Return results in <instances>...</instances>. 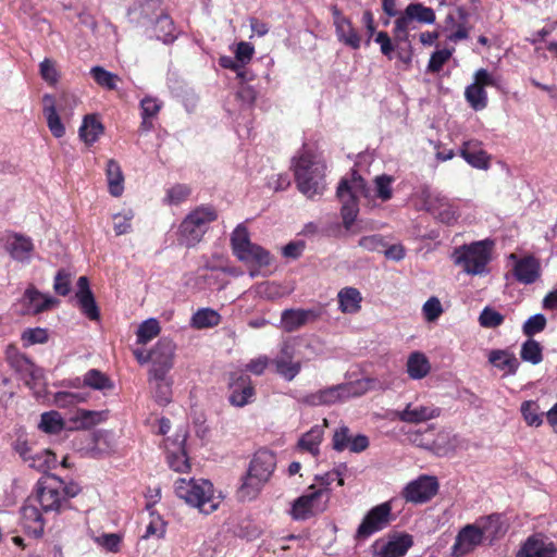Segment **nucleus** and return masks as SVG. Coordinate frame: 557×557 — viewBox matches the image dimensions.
<instances>
[{"label": "nucleus", "instance_id": "obj_28", "mask_svg": "<svg viewBox=\"0 0 557 557\" xmlns=\"http://www.w3.org/2000/svg\"><path fill=\"white\" fill-rule=\"evenodd\" d=\"M42 103V113L46 117L49 131L55 138L63 137L65 134V127L57 112L54 97L49 94L44 95Z\"/></svg>", "mask_w": 557, "mask_h": 557}, {"label": "nucleus", "instance_id": "obj_13", "mask_svg": "<svg viewBox=\"0 0 557 557\" xmlns=\"http://www.w3.org/2000/svg\"><path fill=\"white\" fill-rule=\"evenodd\" d=\"M174 351V343L169 338H161L150 352L152 366L149 373L159 379L166 375L173 367Z\"/></svg>", "mask_w": 557, "mask_h": 557}, {"label": "nucleus", "instance_id": "obj_37", "mask_svg": "<svg viewBox=\"0 0 557 557\" xmlns=\"http://www.w3.org/2000/svg\"><path fill=\"white\" fill-rule=\"evenodd\" d=\"M221 322V315L211 308L197 310L190 320V325L197 330L213 327Z\"/></svg>", "mask_w": 557, "mask_h": 557}, {"label": "nucleus", "instance_id": "obj_51", "mask_svg": "<svg viewBox=\"0 0 557 557\" xmlns=\"http://www.w3.org/2000/svg\"><path fill=\"white\" fill-rule=\"evenodd\" d=\"M160 333V324L156 319H148L144 321L137 330V342L139 344H147L152 338L157 337Z\"/></svg>", "mask_w": 557, "mask_h": 557}, {"label": "nucleus", "instance_id": "obj_36", "mask_svg": "<svg viewBox=\"0 0 557 557\" xmlns=\"http://www.w3.org/2000/svg\"><path fill=\"white\" fill-rule=\"evenodd\" d=\"M338 40L352 49H359L361 39L349 20H341L335 26Z\"/></svg>", "mask_w": 557, "mask_h": 557}, {"label": "nucleus", "instance_id": "obj_10", "mask_svg": "<svg viewBox=\"0 0 557 557\" xmlns=\"http://www.w3.org/2000/svg\"><path fill=\"white\" fill-rule=\"evenodd\" d=\"M417 197L423 209L442 223L451 225L460 215L458 207L451 200L441 193L431 190L429 186H423L417 193Z\"/></svg>", "mask_w": 557, "mask_h": 557}, {"label": "nucleus", "instance_id": "obj_27", "mask_svg": "<svg viewBox=\"0 0 557 557\" xmlns=\"http://www.w3.org/2000/svg\"><path fill=\"white\" fill-rule=\"evenodd\" d=\"M483 537L494 541L505 535L507 532V524L499 513H492L486 517L480 518L476 522Z\"/></svg>", "mask_w": 557, "mask_h": 557}, {"label": "nucleus", "instance_id": "obj_57", "mask_svg": "<svg viewBox=\"0 0 557 557\" xmlns=\"http://www.w3.org/2000/svg\"><path fill=\"white\" fill-rule=\"evenodd\" d=\"M413 22L405 11V13L395 21V39L399 42L408 41V30L413 28Z\"/></svg>", "mask_w": 557, "mask_h": 557}, {"label": "nucleus", "instance_id": "obj_25", "mask_svg": "<svg viewBox=\"0 0 557 557\" xmlns=\"http://www.w3.org/2000/svg\"><path fill=\"white\" fill-rule=\"evenodd\" d=\"M23 302L26 313L38 314L55 307L59 300L50 295L40 293L34 286H29L23 295Z\"/></svg>", "mask_w": 557, "mask_h": 557}, {"label": "nucleus", "instance_id": "obj_34", "mask_svg": "<svg viewBox=\"0 0 557 557\" xmlns=\"http://www.w3.org/2000/svg\"><path fill=\"white\" fill-rule=\"evenodd\" d=\"M488 361L497 369L505 371L507 374H515L519 362L515 355L506 350H492Z\"/></svg>", "mask_w": 557, "mask_h": 557}, {"label": "nucleus", "instance_id": "obj_23", "mask_svg": "<svg viewBox=\"0 0 557 557\" xmlns=\"http://www.w3.org/2000/svg\"><path fill=\"white\" fill-rule=\"evenodd\" d=\"M230 388V403L236 407H244L247 405L255 393L251 380L246 374H232Z\"/></svg>", "mask_w": 557, "mask_h": 557}, {"label": "nucleus", "instance_id": "obj_43", "mask_svg": "<svg viewBox=\"0 0 557 557\" xmlns=\"http://www.w3.org/2000/svg\"><path fill=\"white\" fill-rule=\"evenodd\" d=\"M154 32L157 38L162 40L164 44L172 42L176 38L174 23L168 15H160L157 18Z\"/></svg>", "mask_w": 557, "mask_h": 557}, {"label": "nucleus", "instance_id": "obj_26", "mask_svg": "<svg viewBox=\"0 0 557 557\" xmlns=\"http://www.w3.org/2000/svg\"><path fill=\"white\" fill-rule=\"evenodd\" d=\"M441 409L433 405L412 406L408 404L404 410L397 412L400 421L406 423H421L440 417Z\"/></svg>", "mask_w": 557, "mask_h": 557}, {"label": "nucleus", "instance_id": "obj_22", "mask_svg": "<svg viewBox=\"0 0 557 557\" xmlns=\"http://www.w3.org/2000/svg\"><path fill=\"white\" fill-rule=\"evenodd\" d=\"M21 520L24 531L36 539L41 537L45 530V520L38 506L26 499L21 508Z\"/></svg>", "mask_w": 557, "mask_h": 557}, {"label": "nucleus", "instance_id": "obj_47", "mask_svg": "<svg viewBox=\"0 0 557 557\" xmlns=\"http://www.w3.org/2000/svg\"><path fill=\"white\" fill-rule=\"evenodd\" d=\"M406 12L412 20L424 24H433L435 22V13L433 9L422 5L421 3H410L406 8Z\"/></svg>", "mask_w": 557, "mask_h": 557}, {"label": "nucleus", "instance_id": "obj_8", "mask_svg": "<svg viewBox=\"0 0 557 557\" xmlns=\"http://www.w3.org/2000/svg\"><path fill=\"white\" fill-rule=\"evenodd\" d=\"M231 244L234 255L244 263L259 268L271 264L272 257L263 247L250 242L247 227L239 224L232 233Z\"/></svg>", "mask_w": 557, "mask_h": 557}, {"label": "nucleus", "instance_id": "obj_4", "mask_svg": "<svg viewBox=\"0 0 557 557\" xmlns=\"http://www.w3.org/2000/svg\"><path fill=\"white\" fill-rule=\"evenodd\" d=\"M370 189L367 187L366 181L356 171H352L349 176L341 180L336 196L342 203L341 216L343 226L347 232L357 234L361 231L360 227H354V223L359 213L358 199L360 196L369 197Z\"/></svg>", "mask_w": 557, "mask_h": 557}, {"label": "nucleus", "instance_id": "obj_38", "mask_svg": "<svg viewBox=\"0 0 557 557\" xmlns=\"http://www.w3.org/2000/svg\"><path fill=\"white\" fill-rule=\"evenodd\" d=\"M149 382L154 388V398L160 405H166L171 400L172 394V380L168 377V374L162 379H159L149 373Z\"/></svg>", "mask_w": 557, "mask_h": 557}, {"label": "nucleus", "instance_id": "obj_16", "mask_svg": "<svg viewBox=\"0 0 557 557\" xmlns=\"http://www.w3.org/2000/svg\"><path fill=\"white\" fill-rule=\"evenodd\" d=\"M369 437L364 434L352 435L347 425L338 426L333 434L332 446L336 451L348 449L351 453L360 454L368 449Z\"/></svg>", "mask_w": 557, "mask_h": 557}, {"label": "nucleus", "instance_id": "obj_64", "mask_svg": "<svg viewBox=\"0 0 557 557\" xmlns=\"http://www.w3.org/2000/svg\"><path fill=\"white\" fill-rule=\"evenodd\" d=\"M53 289L61 296H66L71 292V274L67 271H58L54 276Z\"/></svg>", "mask_w": 557, "mask_h": 557}, {"label": "nucleus", "instance_id": "obj_62", "mask_svg": "<svg viewBox=\"0 0 557 557\" xmlns=\"http://www.w3.org/2000/svg\"><path fill=\"white\" fill-rule=\"evenodd\" d=\"M546 325V319L542 313H536L530 317L523 324V333L527 336H532L544 330Z\"/></svg>", "mask_w": 557, "mask_h": 557}, {"label": "nucleus", "instance_id": "obj_24", "mask_svg": "<svg viewBox=\"0 0 557 557\" xmlns=\"http://www.w3.org/2000/svg\"><path fill=\"white\" fill-rule=\"evenodd\" d=\"M75 298L83 314H85L89 320H99L100 311L92 292L90 290L89 281L86 276H81L78 278Z\"/></svg>", "mask_w": 557, "mask_h": 557}, {"label": "nucleus", "instance_id": "obj_60", "mask_svg": "<svg viewBox=\"0 0 557 557\" xmlns=\"http://www.w3.org/2000/svg\"><path fill=\"white\" fill-rule=\"evenodd\" d=\"M480 324L483 327H497L504 322V317L496 310L488 307L484 308L479 317Z\"/></svg>", "mask_w": 557, "mask_h": 557}, {"label": "nucleus", "instance_id": "obj_7", "mask_svg": "<svg viewBox=\"0 0 557 557\" xmlns=\"http://www.w3.org/2000/svg\"><path fill=\"white\" fill-rule=\"evenodd\" d=\"M493 242L480 240L456 248L453 253L454 263L470 275H481L486 271L491 260Z\"/></svg>", "mask_w": 557, "mask_h": 557}, {"label": "nucleus", "instance_id": "obj_5", "mask_svg": "<svg viewBox=\"0 0 557 557\" xmlns=\"http://www.w3.org/2000/svg\"><path fill=\"white\" fill-rule=\"evenodd\" d=\"M276 467L275 455L268 450H258L250 461L248 472L239 488V497L244 500L255 499L265 483L269 482Z\"/></svg>", "mask_w": 557, "mask_h": 557}, {"label": "nucleus", "instance_id": "obj_18", "mask_svg": "<svg viewBox=\"0 0 557 557\" xmlns=\"http://www.w3.org/2000/svg\"><path fill=\"white\" fill-rule=\"evenodd\" d=\"M322 315L319 308L285 309L281 314L280 326L287 333L295 332L308 323L317 321Z\"/></svg>", "mask_w": 557, "mask_h": 557}, {"label": "nucleus", "instance_id": "obj_31", "mask_svg": "<svg viewBox=\"0 0 557 557\" xmlns=\"http://www.w3.org/2000/svg\"><path fill=\"white\" fill-rule=\"evenodd\" d=\"M431 370V364L426 356L420 351L412 352L407 360V372L412 380L425 377Z\"/></svg>", "mask_w": 557, "mask_h": 557}, {"label": "nucleus", "instance_id": "obj_29", "mask_svg": "<svg viewBox=\"0 0 557 557\" xmlns=\"http://www.w3.org/2000/svg\"><path fill=\"white\" fill-rule=\"evenodd\" d=\"M7 250L10 256L20 262H27L30 259L34 245L30 238L14 234L7 239Z\"/></svg>", "mask_w": 557, "mask_h": 557}, {"label": "nucleus", "instance_id": "obj_53", "mask_svg": "<svg viewBox=\"0 0 557 557\" xmlns=\"http://www.w3.org/2000/svg\"><path fill=\"white\" fill-rule=\"evenodd\" d=\"M459 446V437L448 433H440L435 441L434 447L438 455H447Z\"/></svg>", "mask_w": 557, "mask_h": 557}, {"label": "nucleus", "instance_id": "obj_33", "mask_svg": "<svg viewBox=\"0 0 557 557\" xmlns=\"http://www.w3.org/2000/svg\"><path fill=\"white\" fill-rule=\"evenodd\" d=\"M102 133L103 125L95 115H86L78 131L81 139L87 145L96 143Z\"/></svg>", "mask_w": 557, "mask_h": 557}, {"label": "nucleus", "instance_id": "obj_2", "mask_svg": "<svg viewBox=\"0 0 557 557\" xmlns=\"http://www.w3.org/2000/svg\"><path fill=\"white\" fill-rule=\"evenodd\" d=\"M174 492L185 504L203 515L216 511L222 502V495L206 479L180 478L174 483Z\"/></svg>", "mask_w": 557, "mask_h": 557}, {"label": "nucleus", "instance_id": "obj_1", "mask_svg": "<svg viewBox=\"0 0 557 557\" xmlns=\"http://www.w3.org/2000/svg\"><path fill=\"white\" fill-rule=\"evenodd\" d=\"M78 493L77 484H66L55 474H46L38 480L35 493L28 498L46 513L60 512L66 507L69 499Z\"/></svg>", "mask_w": 557, "mask_h": 557}, {"label": "nucleus", "instance_id": "obj_14", "mask_svg": "<svg viewBox=\"0 0 557 557\" xmlns=\"http://www.w3.org/2000/svg\"><path fill=\"white\" fill-rule=\"evenodd\" d=\"M438 490L436 478L430 475H421L409 482L403 490V497L408 503L422 504L430 500Z\"/></svg>", "mask_w": 557, "mask_h": 557}, {"label": "nucleus", "instance_id": "obj_46", "mask_svg": "<svg viewBox=\"0 0 557 557\" xmlns=\"http://www.w3.org/2000/svg\"><path fill=\"white\" fill-rule=\"evenodd\" d=\"M90 74L99 86L107 88L109 90L116 89V83L120 81L117 75L107 71L106 69L99 65L91 67Z\"/></svg>", "mask_w": 557, "mask_h": 557}, {"label": "nucleus", "instance_id": "obj_21", "mask_svg": "<svg viewBox=\"0 0 557 557\" xmlns=\"http://www.w3.org/2000/svg\"><path fill=\"white\" fill-rule=\"evenodd\" d=\"M510 259L515 260L513 275L519 283L529 285L536 282L541 276V262L533 256L517 258L510 255Z\"/></svg>", "mask_w": 557, "mask_h": 557}, {"label": "nucleus", "instance_id": "obj_30", "mask_svg": "<svg viewBox=\"0 0 557 557\" xmlns=\"http://www.w3.org/2000/svg\"><path fill=\"white\" fill-rule=\"evenodd\" d=\"M339 310L343 313H357L361 308L362 296L355 287H344L337 295Z\"/></svg>", "mask_w": 557, "mask_h": 557}, {"label": "nucleus", "instance_id": "obj_52", "mask_svg": "<svg viewBox=\"0 0 557 557\" xmlns=\"http://www.w3.org/2000/svg\"><path fill=\"white\" fill-rule=\"evenodd\" d=\"M274 364L276 372L286 381L294 380L301 370V363L299 361L275 359Z\"/></svg>", "mask_w": 557, "mask_h": 557}, {"label": "nucleus", "instance_id": "obj_20", "mask_svg": "<svg viewBox=\"0 0 557 557\" xmlns=\"http://www.w3.org/2000/svg\"><path fill=\"white\" fill-rule=\"evenodd\" d=\"M412 544L411 535L403 534L389 540H376L372 548L375 557H403Z\"/></svg>", "mask_w": 557, "mask_h": 557}, {"label": "nucleus", "instance_id": "obj_32", "mask_svg": "<svg viewBox=\"0 0 557 557\" xmlns=\"http://www.w3.org/2000/svg\"><path fill=\"white\" fill-rule=\"evenodd\" d=\"M106 172L109 193L113 197H120L124 191V175L120 164L113 159L109 160Z\"/></svg>", "mask_w": 557, "mask_h": 557}, {"label": "nucleus", "instance_id": "obj_56", "mask_svg": "<svg viewBox=\"0 0 557 557\" xmlns=\"http://www.w3.org/2000/svg\"><path fill=\"white\" fill-rule=\"evenodd\" d=\"M21 339L26 347L35 344H45L48 341V331L42 327L26 329L22 333Z\"/></svg>", "mask_w": 557, "mask_h": 557}, {"label": "nucleus", "instance_id": "obj_59", "mask_svg": "<svg viewBox=\"0 0 557 557\" xmlns=\"http://www.w3.org/2000/svg\"><path fill=\"white\" fill-rule=\"evenodd\" d=\"M190 189L184 184H176L168 189L164 201L169 205H180L189 196Z\"/></svg>", "mask_w": 557, "mask_h": 557}, {"label": "nucleus", "instance_id": "obj_44", "mask_svg": "<svg viewBox=\"0 0 557 557\" xmlns=\"http://www.w3.org/2000/svg\"><path fill=\"white\" fill-rule=\"evenodd\" d=\"M166 459L169 467L176 472L184 473L190 469L187 454L181 445L175 449H169Z\"/></svg>", "mask_w": 557, "mask_h": 557}, {"label": "nucleus", "instance_id": "obj_42", "mask_svg": "<svg viewBox=\"0 0 557 557\" xmlns=\"http://www.w3.org/2000/svg\"><path fill=\"white\" fill-rule=\"evenodd\" d=\"M64 419L54 410L44 412L40 417L38 428L48 434H57L64 429Z\"/></svg>", "mask_w": 557, "mask_h": 557}, {"label": "nucleus", "instance_id": "obj_6", "mask_svg": "<svg viewBox=\"0 0 557 557\" xmlns=\"http://www.w3.org/2000/svg\"><path fill=\"white\" fill-rule=\"evenodd\" d=\"M216 218V211L210 206L196 208L180 224L178 242L186 247H195Z\"/></svg>", "mask_w": 557, "mask_h": 557}, {"label": "nucleus", "instance_id": "obj_55", "mask_svg": "<svg viewBox=\"0 0 557 557\" xmlns=\"http://www.w3.org/2000/svg\"><path fill=\"white\" fill-rule=\"evenodd\" d=\"M393 177L389 175H379L374 178L375 196L382 201H387L393 197L392 189Z\"/></svg>", "mask_w": 557, "mask_h": 557}, {"label": "nucleus", "instance_id": "obj_11", "mask_svg": "<svg viewBox=\"0 0 557 557\" xmlns=\"http://www.w3.org/2000/svg\"><path fill=\"white\" fill-rule=\"evenodd\" d=\"M330 500L329 492L310 485L308 492L294 500L289 513L294 520H307L323 512Z\"/></svg>", "mask_w": 557, "mask_h": 557}, {"label": "nucleus", "instance_id": "obj_9", "mask_svg": "<svg viewBox=\"0 0 557 557\" xmlns=\"http://www.w3.org/2000/svg\"><path fill=\"white\" fill-rule=\"evenodd\" d=\"M366 392L360 382H347L310 393L300 399L307 406H331L359 397Z\"/></svg>", "mask_w": 557, "mask_h": 557}, {"label": "nucleus", "instance_id": "obj_41", "mask_svg": "<svg viewBox=\"0 0 557 557\" xmlns=\"http://www.w3.org/2000/svg\"><path fill=\"white\" fill-rule=\"evenodd\" d=\"M465 97L470 107L475 111L483 110L487 106V94L485 89L474 82L466 88Z\"/></svg>", "mask_w": 557, "mask_h": 557}, {"label": "nucleus", "instance_id": "obj_45", "mask_svg": "<svg viewBox=\"0 0 557 557\" xmlns=\"http://www.w3.org/2000/svg\"><path fill=\"white\" fill-rule=\"evenodd\" d=\"M521 414L525 423L530 426H540L543 423V413L540 406L534 400H525L521 404Z\"/></svg>", "mask_w": 557, "mask_h": 557}, {"label": "nucleus", "instance_id": "obj_35", "mask_svg": "<svg viewBox=\"0 0 557 557\" xmlns=\"http://www.w3.org/2000/svg\"><path fill=\"white\" fill-rule=\"evenodd\" d=\"M323 438V426L319 424L313 425L308 432H306L298 441V447L301 450L308 451L313 456H317L320 451L319 446Z\"/></svg>", "mask_w": 557, "mask_h": 557}, {"label": "nucleus", "instance_id": "obj_50", "mask_svg": "<svg viewBox=\"0 0 557 557\" xmlns=\"http://www.w3.org/2000/svg\"><path fill=\"white\" fill-rule=\"evenodd\" d=\"M84 385L99 391L112 387L109 377L97 369H91L85 373Z\"/></svg>", "mask_w": 557, "mask_h": 557}, {"label": "nucleus", "instance_id": "obj_63", "mask_svg": "<svg viewBox=\"0 0 557 557\" xmlns=\"http://www.w3.org/2000/svg\"><path fill=\"white\" fill-rule=\"evenodd\" d=\"M450 57L451 50L449 49L436 50L430 58L428 70L433 73L440 72Z\"/></svg>", "mask_w": 557, "mask_h": 557}, {"label": "nucleus", "instance_id": "obj_17", "mask_svg": "<svg viewBox=\"0 0 557 557\" xmlns=\"http://www.w3.org/2000/svg\"><path fill=\"white\" fill-rule=\"evenodd\" d=\"M483 535L476 523L465 525L457 534L451 546L453 557H463L473 552L483 542Z\"/></svg>", "mask_w": 557, "mask_h": 557}, {"label": "nucleus", "instance_id": "obj_49", "mask_svg": "<svg viewBox=\"0 0 557 557\" xmlns=\"http://www.w3.org/2000/svg\"><path fill=\"white\" fill-rule=\"evenodd\" d=\"M29 467L38 471H46L55 462V456L48 449H41L33 453L30 459L27 461Z\"/></svg>", "mask_w": 557, "mask_h": 557}, {"label": "nucleus", "instance_id": "obj_40", "mask_svg": "<svg viewBox=\"0 0 557 557\" xmlns=\"http://www.w3.org/2000/svg\"><path fill=\"white\" fill-rule=\"evenodd\" d=\"M108 419V410H86L79 409L76 412L74 421L79 424L82 429H90Z\"/></svg>", "mask_w": 557, "mask_h": 557}, {"label": "nucleus", "instance_id": "obj_54", "mask_svg": "<svg viewBox=\"0 0 557 557\" xmlns=\"http://www.w3.org/2000/svg\"><path fill=\"white\" fill-rule=\"evenodd\" d=\"M134 211L132 209H125L122 212L113 214V228L117 236L127 234L132 230V220L134 219Z\"/></svg>", "mask_w": 557, "mask_h": 557}, {"label": "nucleus", "instance_id": "obj_3", "mask_svg": "<svg viewBox=\"0 0 557 557\" xmlns=\"http://www.w3.org/2000/svg\"><path fill=\"white\" fill-rule=\"evenodd\" d=\"M325 163L315 154L302 151L293 159V171L298 190L312 199L325 189Z\"/></svg>", "mask_w": 557, "mask_h": 557}, {"label": "nucleus", "instance_id": "obj_15", "mask_svg": "<svg viewBox=\"0 0 557 557\" xmlns=\"http://www.w3.org/2000/svg\"><path fill=\"white\" fill-rule=\"evenodd\" d=\"M10 366L18 373L21 380L32 389L44 384V372L25 355L13 354L8 356Z\"/></svg>", "mask_w": 557, "mask_h": 557}, {"label": "nucleus", "instance_id": "obj_61", "mask_svg": "<svg viewBox=\"0 0 557 557\" xmlns=\"http://www.w3.org/2000/svg\"><path fill=\"white\" fill-rule=\"evenodd\" d=\"M164 534L165 523L159 516H152L150 522L146 527L145 533L141 535V539L147 540L151 536L161 539L164 536Z\"/></svg>", "mask_w": 557, "mask_h": 557}, {"label": "nucleus", "instance_id": "obj_48", "mask_svg": "<svg viewBox=\"0 0 557 557\" xmlns=\"http://www.w3.org/2000/svg\"><path fill=\"white\" fill-rule=\"evenodd\" d=\"M520 356L523 361L539 364L543 359L542 346L534 339H528L522 344Z\"/></svg>", "mask_w": 557, "mask_h": 557}, {"label": "nucleus", "instance_id": "obj_58", "mask_svg": "<svg viewBox=\"0 0 557 557\" xmlns=\"http://www.w3.org/2000/svg\"><path fill=\"white\" fill-rule=\"evenodd\" d=\"M39 72L42 79L49 85H54L59 81L57 64L51 59H45L39 64Z\"/></svg>", "mask_w": 557, "mask_h": 557}, {"label": "nucleus", "instance_id": "obj_19", "mask_svg": "<svg viewBox=\"0 0 557 557\" xmlns=\"http://www.w3.org/2000/svg\"><path fill=\"white\" fill-rule=\"evenodd\" d=\"M557 548L553 541L542 533L529 536L516 557H556Z\"/></svg>", "mask_w": 557, "mask_h": 557}, {"label": "nucleus", "instance_id": "obj_39", "mask_svg": "<svg viewBox=\"0 0 557 557\" xmlns=\"http://www.w3.org/2000/svg\"><path fill=\"white\" fill-rule=\"evenodd\" d=\"M475 146L473 141L463 143L460 149V156L472 166L476 169H486L488 166V158L485 151H471V147Z\"/></svg>", "mask_w": 557, "mask_h": 557}, {"label": "nucleus", "instance_id": "obj_12", "mask_svg": "<svg viewBox=\"0 0 557 557\" xmlns=\"http://www.w3.org/2000/svg\"><path fill=\"white\" fill-rule=\"evenodd\" d=\"M392 507L388 503L380 504L368 511L359 524L355 539L367 540L376 532L387 527L391 520Z\"/></svg>", "mask_w": 557, "mask_h": 557}]
</instances>
